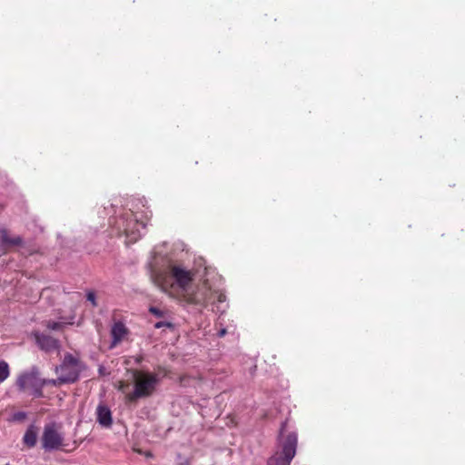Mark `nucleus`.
<instances>
[{"mask_svg": "<svg viewBox=\"0 0 465 465\" xmlns=\"http://www.w3.org/2000/svg\"><path fill=\"white\" fill-rule=\"evenodd\" d=\"M152 282L169 294L183 295L191 287L193 273L178 265H171L166 270L151 269Z\"/></svg>", "mask_w": 465, "mask_h": 465, "instance_id": "obj_1", "label": "nucleus"}, {"mask_svg": "<svg viewBox=\"0 0 465 465\" xmlns=\"http://www.w3.org/2000/svg\"><path fill=\"white\" fill-rule=\"evenodd\" d=\"M134 390L126 395V404L137 402L139 399L151 397L160 383V378L156 373L132 370Z\"/></svg>", "mask_w": 465, "mask_h": 465, "instance_id": "obj_2", "label": "nucleus"}, {"mask_svg": "<svg viewBox=\"0 0 465 465\" xmlns=\"http://www.w3.org/2000/svg\"><path fill=\"white\" fill-rule=\"evenodd\" d=\"M279 438L282 450L276 451L268 460L267 465H290L296 454L297 434L295 432H289L285 435L282 426Z\"/></svg>", "mask_w": 465, "mask_h": 465, "instance_id": "obj_3", "label": "nucleus"}, {"mask_svg": "<svg viewBox=\"0 0 465 465\" xmlns=\"http://www.w3.org/2000/svg\"><path fill=\"white\" fill-rule=\"evenodd\" d=\"M85 370V364L79 357L65 353L60 365L55 367V373L60 375L64 383H74L79 380L81 372Z\"/></svg>", "mask_w": 465, "mask_h": 465, "instance_id": "obj_4", "label": "nucleus"}, {"mask_svg": "<svg viewBox=\"0 0 465 465\" xmlns=\"http://www.w3.org/2000/svg\"><path fill=\"white\" fill-rule=\"evenodd\" d=\"M16 385L20 391H29L35 398H41L44 396L43 388L45 385V380L39 376L36 370H32L20 374Z\"/></svg>", "mask_w": 465, "mask_h": 465, "instance_id": "obj_5", "label": "nucleus"}, {"mask_svg": "<svg viewBox=\"0 0 465 465\" xmlns=\"http://www.w3.org/2000/svg\"><path fill=\"white\" fill-rule=\"evenodd\" d=\"M183 300L189 304L206 306L209 302H213L214 299V292L207 282L196 286L194 290L191 287L183 295Z\"/></svg>", "mask_w": 465, "mask_h": 465, "instance_id": "obj_6", "label": "nucleus"}, {"mask_svg": "<svg viewBox=\"0 0 465 465\" xmlns=\"http://www.w3.org/2000/svg\"><path fill=\"white\" fill-rule=\"evenodd\" d=\"M41 442L43 449L49 451L58 450L64 445V438L54 422L45 426Z\"/></svg>", "mask_w": 465, "mask_h": 465, "instance_id": "obj_7", "label": "nucleus"}, {"mask_svg": "<svg viewBox=\"0 0 465 465\" xmlns=\"http://www.w3.org/2000/svg\"><path fill=\"white\" fill-rule=\"evenodd\" d=\"M119 222L123 224V233L129 239L130 242H135L140 238L139 227L144 228L143 223H140L138 220L133 218V214L129 217H120Z\"/></svg>", "mask_w": 465, "mask_h": 465, "instance_id": "obj_8", "label": "nucleus"}, {"mask_svg": "<svg viewBox=\"0 0 465 465\" xmlns=\"http://www.w3.org/2000/svg\"><path fill=\"white\" fill-rule=\"evenodd\" d=\"M33 335L35 339L37 345L40 347L41 350L46 352L59 350L60 342L54 337L48 334L40 333L38 331H35Z\"/></svg>", "mask_w": 465, "mask_h": 465, "instance_id": "obj_9", "label": "nucleus"}, {"mask_svg": "<svg viewBox=\"0 0 465 465\" xmlns=\"http://www.w3.org/2000/svg\"><path fill=\"white\" fill-rule=\"evenodd\" d=\"M96 414H97V421L104 427H111L113 423L112 420V413L110 409L104 405L100 404L98 405L96 409Z\"/></svg>", "mask_w": 465, "mask_h": 465, "instance_id": "obj_10", "label": "nucleus"}, {"mask_svg": "<svg viewBox=\"0 0 465 465\" xmlns=\"http://www.w3.org/2000/svg\"><path fill=\"white\" fill-rule=\"evenodd\" d=\"M1 242L5 247L21 246L24 242L20 236H10L9 232L3 228L0 231Z\"/></svg>", "mask_w": 465, "mask_h": 465, "instance_id": "obj_11", "label": "nucleus"}, {"mask_svg": "<svg viewBox=\"0 0 465 465\" xmlns=\"http://www.w3.org/2000/svg\"><path fill=\"white\" fill-rule=\"evenodd\" d=\"M128 330L122 322H115L111 330L113 338V345H116L123 341L124 336L127 334Z\"/></svg>", "mask_w": 465, "mask_h": 465, "instance_id": "obj_12", "label": "nucleus"}, {"mask_svg": "<svg viewBox=\"0 0 465 465\" xmlns=\"http://www.w3.org/2000/svg\"><path fill=\"white\" fill-rule=\"evenodd\" d=\"M23 441L25 445H26L29 448H33L35 446L37 441V428L35 425H30L24 437Z\"/></svg>", "mask_w": 465, "mask_h": 465, "instance_id": "obj_13", "label": "nucleus"}, {"mask_svg": "<svg viewBox=\"0 0 465 465\" xmlns=\"http://www.w3.org/2000/svg\"><path fill=\"white\" fill-rule=\"evenodd\" d=\"M10 374L9 365L5 361H0V383L5 381Z\"/></svg>", "mask_w": 465, "mask_h": 465, "instance_id": "obj_14", "label": "nucleus"}, {"mask_svg": "<svg viewBox=\"0 0 465 465\" xmlns=\"http://www.w3.org/2000/svg\"><path fill=\"white\" fill-rule=\"evenodd\" d=\"M131 384L125 381H119L118 385L116 386L117 390L124 394V401L126 402V395L127 393H131L130 391Z\"/></svg>", "mask_w": 465, "mask_h": 465, "instance_id": "obj_15", "label": "nucleus"}, {"mask_svg": "<svg viewBox=\"0 0 465 465\" xmlns=\"http://www.w3.org/2000/svg\"><path fill=\"white\" fill-rule=\"evenodd\" d=\"M50 384L53 386H61L63 384H65L64 380L60 377V375H57L56 379H51V380H45V385Z\"/></svg>", "mask_w": 465, "mask_h": 465, "instance_id": "obj_16", "label": "nucleus"}, {"mask_svg": "<svg viewBox=\"0 0 465 465\" xmlns=\"http://www.w3.org/2000/svg\"><path fill=\"white\" fill-rule=\"evenodd\" d=\"M27 415L25 412L24 411H17L15 413L13 414L12 416V420L13 421H24L25 419H26Z\"/></svg>", "mask_w": 465, "mask_h": 465, "instance_id": "obj_17", "label": "nucleus"}, {"mask_svg": "<svg viewBox=\"0 0 465 465\" xmlns=\"http://www.w3.org/2000/svg\"><path fill=\"white\" fill-rule=\"evenodd\" d=\"M46 327L54 331L61 330L64 327V323L58 322H47Z\"/></svg>", "mask_w": 465, "mask_h": 465, "instance_id": "obj_18", "label": "nucleus"}, {"mask_svg": "<svg viewBox=\"0 0 465 465\" xmlns=\"http://www.w3.org/2000/svg\"><path fill=\"white\" fill-rule=\"evenodd\" d=\"M149 312H150L153 315H154V316H156V317H158V318H162V317H163V316H164V314H165V312H163V311H162L161 309H159V308H157V307H154V306H151V307L149 308Z\"/></svg>", "mask_w": 465, "mask_h": 465, "instance_id": "obj_19", "label": "nucleus"}, {"mask_svg": "<svg viewBox=\"0 0 465 465\" xmlns=\"http://www.w3.org/2000/svg\"><path fill=\"white\" fill-rule=\"evenodd\" d=\"M86 298L89 302H92L94 307L97 306L95 293L94 292H87Z\"/></svg>", "mask_w": 465, "mask_h": 465, "instance_id": "obj_20", "label": "nucleus"}, {"mask_svg": "<svg viewBox=\"0 0 465 465\" xmlns=\"http://www.w3.org/2000/svg\"><path fill=\"white\" fill-rule=\"evenodd\" d=\"M163 327H168V328H172L173 327V323L169 322H158L154 324V328L155 329H160V328H163Z\"/></svg>", "mask_w": 465, "mask_h": 465, "instance_id": "obj_21", "label": "nucleus"}, {"mask_svg": "<svg viewBox=\"0 0 465 465\" xmlns=\"http://www.w3.org/2000/svg\"><path fill=\"white\" fill-rule=\"evenodd\" d=\"M225 333H226V330L225 329H222L219 331L218 335H219V337H223L225 335Z\"/></svg>", "mask_w": 465, "mask_h": 465, "instance_id": "obj_22", "label": "nucleus"}, {"mask_svg": "<svg viewBox=\"0 0 465 465\" xmlns=\"http://www.w3.org/2000/svg\"><path fill=\"white\" fill-rule=\"evenodd\" d=\"M6 465H10V464H6Z\"/></svg>", "mask_w": 465, "mask_h": 465, "instance_id": "obj_23", "label": "nucleus"}]
</instances>
